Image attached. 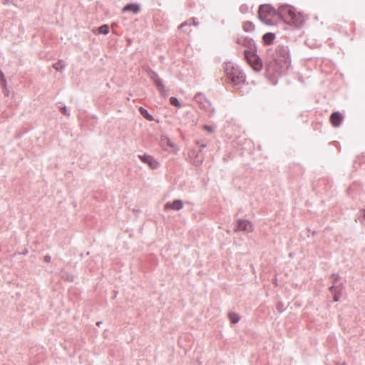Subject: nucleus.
I'll use <instances>...</instances> for the list:
<instances>
[{
    "label": "nucleus",
    "mask_w": 365,
    "mask_h": 365,
    "mask_svg": "<svg viewBox=\"0 0 365 365\" xmlns=\"http://www.w3.org/2000/svg\"><path fill=\"white\" fill-rule=\"evenodd\" d=\"M278 15L287 24L299 27L303 25L304 19L300 13L289 5H282L278 9Z\"/></svg>",
    "instance_id": "1"
},
{
    "label": "nucleus",
    "mask_w": 365,
    "mask_h": 365,
    "mask_svg": "<svg viewBox=\"0 0 365 365\" xmlns=\"http://www.w3.org/2000/svg\"><path fill=\"white\" fill-rule=\"evenodd\" d=\"M225 72L235 86L244 83L245 77L238 67H235L231 63L226 64Z\"/></svg>",
    "instance_id": "2"
},
{
    "label": "nucleus",
    "mask_w": 365,
    "mask_h": 365,
    "mask_svg": "<svg viewBox=\"0 0 365 365\" xmlns=\"http://www.w3.org/2000/svg\"><path fill=\"white\" fill-rule=\"evenodd\" d=\"M259 18L264 24L273 25L277 12L276 10L269 5H262L259 8Z\"/></svg>",
    "instance_id": "3"
},
{
    "label": "nucleus",
    "mask_w": 365,
    "mask_h": 365,
    "mask_svg": "<svg viewBox=\"0 0 365 365\" xmlns=\"http://www.w3.org/2000/svg\"><path fill=\"white\" fill-rule=\"evenodd\" d=\"M149 78L153 81L160 94L165 98L168 96V90L165 88L163 80L159 77L157 73L152 70L148 71Z\"/></svg>",
    "instance_id": "4"
},
{
    "label": "nucleus",
    "mask_w": 365,
    "mask_h": 365,
    "mask_svg": "<svg viewBox=\"0 0 365 365\" xmlns=\"http://www.w3.org/2000/svg\"><path fill=\"white\" fill-rule=\"evenodd\" d=\"M245 58L248 63L255 70L260 71L262 68V63L258 56L251 51L245 50L244 51Z\"/></svg>",
    "instance_id": "5"
},
{
    "label": "nucleus",
    "mask_w": 365,
    "mask_h": 365,
    "mask_svg": "<svg viewBox=\"0 0 365 365\" xmlns=\"http://www.w3.org/2000/svg\"><path fill=\"white\" fill-rule=\"evenodd\" d=\"M195 100L205 110L210 113L214 112V108H212L211 103L207 99V98L203 94L198 93L195 95Z\"/></svg>",
    "instance_id": "6"
},
{
    "label": "nucleus",
    "mask_w": 365,
    "mask_h": 365,
    "mask_svg": "<svg viewBox=\"0 0 365 365\" xmlns=\"http://www.w3.org/2000/svg\"><path fill=\"white\" fill-rule=\"evenodd\" d=\"M138 158L142 162L148 164L151 169H157L160 166V163L151 155L146 154L138 155Z\"/></svg>",
    "instance_id": "7"
},
{
    "label": "nucleus",
    "mask_w": 365,
    "mask_h": 365,
    "mask_svg": "<svg viewBox=\"0 0 365 365\" xmlns=\"http://www.w3.org/2000/svg\"><path fill=\"white\" fill-rule=\"evenodd\" d=\"M244 231V232H251L252 231V223L245 220H240L237 222V227L235 231Z\"/></svg>",
    "instance_id": "8"
},
{
    "label": "nucleus",
    "mask_w": 365,
    "mask_h": 365,
    "mask_svg": "<svg viewBox=\"0 0 365 365\" xmlns=\"http://www.w3.org/2000/svg\"><path fill=\"white\" fill-rule=\"evenodd\" d=\"M200 153L201 150L200 152L192 150L189 154V157L192 159V163L195 165H199L203 161L204 158Z\"/></svg>",
    "instance_id": "9"
},
{
    "label": "nucleus",
    "mask_w": 365,
    "mask_h": 365,
    "mask_svg": "<svg viewBox=\"0 0 365 365\" xmlns=\"http://www.w3.org/2000/svg\"><path fill=\"white\" fill-rule=\"evenodd\" d=\"M183 204L182 200H175L172 202H167L165 205V210H180L182 208Z\"/></svg>",
    "instance_id": "10"
},
{
    "label": "nucleus",
    "mask_w": 365,
    "mask_h": 365,
    "mask_svg": "<svg viewBox=\"0 0 365 365\" xmlns=\"http://www.w3.org/2000/svg\"><path fill=\"white\" fill-rule=\"evenodd\" d=\"M330 120L333 126L338 127L339 126L341 120H343V115L338 111L334 112L331 114Z\"/></svg>",
    "instance_id": "11"
},
{
    "label": "nucleus",
    "mask_w": 365,
    "mask_h": 365,
    "mask_svg": "<svg viewBox=\"0 0 365 365\" xmlns=\"http://www.w3.org/2000/svg\"><path fill=\"white\" fill-rule=\"evenodd\" d=\"M123 11H131L133 14H138L140 11V6L136 4H128L123 7Z\"/></svg>",
    "instance_id": "12"
},
{
    "label": "nucleus",
    "mask_w": 365,
    "mask_h": 365,
    "mask_svg": "<svg viewBox=\"0 0 365 365\" xmlns=\"http://www.w3.org/2000/svg\"><path fill=\"white\" fill-rule=\"evenodd\" d=\"M160 143L163 146H169L172 148H175V145L170 140L168 137L165 135L161 136Z\"/></svg>",
    "instance_id": "13"
},
{
    "label": "nucleus",
    "mask_w": 365,
    "mask_h": 365,
    "mask_svg": "<svg viewBox=\"0 0 365 365\" xmlns=\"http://www.w3.org/2000/svg\"><path fill=\"white\" fill-rule=\"evenodd\" d=\"M274 38H275V35L273 33H266L263 36V41L265 44L270 45L272 43Z\"/></svg>",
    "instance_id": "14"
},
{
    "label": "nucleus",
    "mask_w": 365,
    "mask_h": 365,
    "mask_svg": "<svg viewBox=\"0 0 365 365\" xmlns=\"http://www.w3.org/2000/svg\"><path fill=\"white\" fill-rule=\"evenodd\" d=\"M139 112L148 120H149V121L154 120V118L153 117V115H150L148 112V110L145 108H144L143 107H140Z\"/></svg>",
    "instance_id": "15"
},
{
    "label": "nucleus",
    "mask_w": 365,
    "mask_h": 365,
    "mask_svg": "<svg viewBox=\"0 0 365 365\" xmlns=\"http://www.w3.org/2000/svg\"><path fill=\"white\" fill-rule=\"evenodd\" d=\"M339 289V287L331 286L329 289L330 292L334 294V301L338 302L339 300V292L337 291Z\"/></svg>",
    "instance_id": "16"
},
{
    "label": "nucleus",
    "mask_w": 365,
    "mask_h": 365,
    "mask_svg": "<svg viewBox=\"0 0 365 365\" xmlns=\"http://www.w3.org/2000/svg\"><path fill=\"white\" fill-rule=\"evenodd\" d=\"M53 67L55 70H56L58 71H62L65 68L66 64L63 62V61L60 60V61H58V62L54 63L53 65Z\"/></svg>",
    "instance_id": "17"
},
{
    "label": "nucleus",
    "mask_w": 365,
    "mask_h": 365,
    "mask_svg": "<svg viewBox=\"0 0 365 365\" xmlns=\"http://www.w3.org/2000/svg\"><path fill=\"white\" fill-rule=\"evenodd\" d=\"M229 318L232 324L237 323L240 319V316L236 313H230Z\"/></svg>",
    "instance_id": "18"
},
{
    "label": "nucleus",
    "mask_w": 365,
    "mask_h": 365,
    "mask_svg": "<svg viewBox=\"0 0 365 365\" xmlns=\"http://www.w3.org/2000/svg\"><path fill=\"white\" fill-rule=\"evenodd\" d=\"M254 28V25L252 22L247 21L243 24V29L247 32L253 31Z\"/></svg>",
    "instance_id": "19"
},
{
    "label": "nucleus",
    "mask_w": 365,
    "mask_h": 365,
    "mask_svg": "<svg viewBox=\"0 0 365 365\" xmlns=\"http://www.w3.org/2000/svg\"><path fill=\"white\" fill-rule=\"evenodd\" d=\"M98 34H108V32H109V27L107 24H104L101 26H100L98 29Z\"/></svg>",
    "instance_id": "20"
},
{
    "label": "nucleus",
    "mask_w": 365,
    "mask_h": 365,
    "mask_svg": "<svg viewBox=\"0 0 365 365\" xmlns=\"http://www.w3.org/2000/svg\"><path fill=\"white\" fill-rule=\"evenodd\" d=\"M170 103L171 105H173L174 106H176V107H180L181 106V104H180V101L175 97H171L170 98Z\"/></svg>",
    "instance_id": "21"
},
{
    "label": "nucleus",
    "mask_w": 365,
    "mask_h": 365,
    "mask_svg": "<svg viewBox=\"0 0 365 365\" xmlns=\"http://www.w3.org/2000/svg\"><path fill=\"white\" fill-rule=\"evenodd\" d=\"M187 25H189V26H190V25H191V20H190V19H189V20H187V21H184L183 23H182V24L180 25V28L181 29H182L185 26H187Z\"/></svg>",
    "instance_id": "22"
},
{
    "label": "nucleus",
    "mask_w": 365,
    "mask_h": 365,
    "mask_svg": "<svg viewBox=\"0 0 365 365\" xmlns=\"http://www.w3.org/2000/svg\"><path fill=\"white\" fill-rule=\"evenodd\" d=\"M187 25H189V26H190V25H191V20H190V19H189V20H187V21H184L183 23H182V24L180 25V28L181 29H182L185 26H187Z\"/></svg>",
    "instance_id": "23"
},
{
    "label": "nucleus",
    "mask_w": 365,
    "mask_h": 365,
    "mask_svg": "<svg viewBox=\"0 0 365 365\" xmlns=\"http://www.w3.org/2000/svg\"><path fill=\"white\" fill-rule=\"evenodd\" d=\"M61 113L65 115H69V113H68L66 107L64 106L61 108Z\"/></svg>",
    "instance_id": "24"
},
{
    "label": "nucleus",
    "mask_w": 365,
    "mask_h": 365,
    "mask_svg": "<svg viewBox=\"0 0 365 365\" xmlns=\"http://www.w3.org/2000/svg\"><path fill=\"white\" fill-rule=\"evenodd\" d=\"M362 220H361V224L365 227V210L361 211Z\"/></svg>",
    "instance_id": "25"
},
{
    "label": "nucleus",
    "mask_w": 365,
    "mask_h": 365,
    "mask_svg": "<svg viewBox=\"0 0 365 365\" xmlns=\"http://www.w3.org/2000/svg\"><path fill=\"white\" fill-rule=\"evenodd\" d=\"M190 20H191V24H192L195 26H198L199 23L195 21V19L192 18V19H190Z\"/></svg>",
    "instance_id": "26"
},
{
    "label": "nucleus",
    "mask_w": 365,
    "mask_h": 365,
    "mask_svg": "<svg viewBox=\"0 0 365 365\" xmlns=\"http://www.w3.org/2000/svg\"><path fill=\"white\" fill-rule=\"evenodd\" d=\"M205 129L206 130H207L208 132L211 133L212 132V128L211 126H209V125H205Z\"/></svg>",
    "instance_id": "27"
},
{
    "label": "nucleus",
    "mask_w": 365,
    "mask_h": 365,
    "mask_svg": "<svg viewBox=\"0 0 365 365\" xmlns=\"http://www.w3.org/2000/svg\"><path fill=\"white\" fill-rule=\"evenodd\" d=\"M51 256H49V255H46V256L44 257V260H45V262H51Z\"/></svg>",
    "instance_id": "28"
},
{
    "label": "nucleus",
    "mask_w": 365,
    "mask_h": 365,
    "mask_svg": "<svg viewBox=\"0 0 365 365\" xmlns=\"http://www.w3.org/2000/svg\"><path fill=\"white\" fill-rule=\"evenodd\" d=\"M0 78L4 83H6V80L4 79V74L2 73V72L1 71H0Z\"/></svg>",
    "instance_id": "29"
},
{
    "label": "nucleus",
    "mask_w": 365,
    "mask_h": 365,
    "mask_svg": "<svg viewBox=\"0 0 365 365\" xmlns=\"http://www.w3.org/2000/svg\"><path fill=\"white\" fill-rule=\"evenodd\" d=\"M197 143L200 145V148H204L207 146L206 144L205 143H200L199 142H197Z\"/></svg>",
    "instance_id": "30"
},
{
    "label": "nucleus",
    "mask_w": 365,
    "mask_h": 365,
    "mask_svg": "<svg viewBox=\"0 0 365 365\" xmlns=\"http://www.w3.org/2000/svg\"><path fill=\"white\" fill-rule=\"evenodd\" d=\"M332 277L335 281H336L339 278V275L337 274H333Z\"/></svg>",
    "instance_id": "31"
},
{
    "label": "nucleus",
    "mask_w": 365,
    "mask_h": 365,
    "mask_svg": "<svg viewBox=\"0 0 365 365\" xmlns=\"http://www.w3.org/2000/svg\"><path fill=\"white\" fill-rule=\"evenodd\" d=\"M238 43H241V41L240 40L237 41Z\"/></svg>",
    "instance_id": "32"
},
{
    "label": "nucleus",
    "mask_w": 365,
    "mask_h": 365,
    "mask_svg": "<svg viewBox=\"0 0 365 365\" xmlns=\"http://www.w3.org/2000/svg\"><path fill=\"white\" fill-rule=\"evenodd\" d=\"M341 365H346V364L345 363H342Z\"/></svg>",
    "instance_id": "33"
}]
</instances>
